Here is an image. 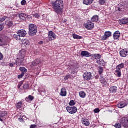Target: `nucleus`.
Instances as JSON below:
<instances>
[{
	"mask_svg": "<svg viewBox=\"0 0 128 128\" xmlns=\"http://www.w3.org/2000/svg\"><path fill=\"white\" fill-rule=\"evenodd\" d=\"M38 91L39 92H45L46 90L44 88H39Z\"/></svg>",
	"mask_w": 128,
	"mask_h": 128,
	"instance_id": "nucleus-43",
	"label": "nucleus"
},
{
	"mask_svg": "<svg viewBox=\"0 0 128 128\" xmlns=\"http://www.w3.org/2000/svg\"><path fill=\"white\" fill-rule=\"evenodd\" d=\"M112 36V32L110 31H106L103 36H102V40H106L107 38H108L110 36Z\"/></svg>",
	"mask_w": 128,
	"mask_h": 128,
	"instance_id": "nucleus-9",
	"label": "nucleus"
},
{
	"mask_svg": "<svg viewBox=\"0 0 128 128\" xmlns=\"http://www.w3.org/2000/svg\"><path fill=\"white\" fill-rule=\"evenodd\" d=\"M82 56H85L86 58H89V56H92V54L90 53L88 51H82L80 53Z\"/></svg>",
	"mask_w": 128,
	"mask_h": 128,
	"instance_id": "nucleus-14",
	"label": "nucleus"
},
{
	"mask_svg": "<svg viewBox=\"0 0 128 128\" xmlns=\"http://www.w3.org/2000/svg\"><path fill=\"white\" fill-rule=\"evenodd\" d=\"M128 106V102H126V100H124V102L118 104V107L119 108H124V106Z\"/></svg>",
	"mask_w": 128,
	"mask_h": 128,
	"instance_id": "nucleus-18",
	"label": "nucleus"
},
{
	"mask_svg": "<svg viewBox=\"0 0 128 128\" xmlns=\"http://www.w3.org/2000/svg\"><path fill=\"white\" fill-rule=\"evenodd\" d=\"M120 34L119 31H116L113 35V38L114 40H118V38H120Z\"/></svg>",
	"mask_w": 128,
	"mask_h": 128,
	"instance_id": "nucleus-16",
	"label": "nucleus"
},
{
	"mask_svg": "<svg viewBox=\"0 0 128 128\" xmlns=\"http://www.w3.org/2000/svg\"><path fill=\"white\" fill-rule=\"evenodd\" d=\"M84 26L86 30H92V28H94V25L92 22H88L84 24Z\"/></svg>",
	"mask_w": 128,
	"mask_h": 128,
	"instance_id": "nucleus-7",
	"label": "nucleus"
},
{
	"mask_svg": "<svg viewBox=\"0 0 128 128\" xmlns=\"http://www.w3.org/2000/svg\"><path fill=\"white\" fill-rule=\"evenodd\" d=\"M26 50L24 49H22L20 51L18 57L21 58H24V56H26Z\"/></svg>",
	"mask_w": 128,
	"mask_h": 128,
	"instance_id": "nucleus-15",
	"label": "nucleus"
},
{
	"mask_svg": "<svg viewBox=\"0 0 128 128\" xmlns=\"http://www.w3.org/2000/svg\"><path fill=\"white\" fill-rule=\"evenodd\" d=\"M82 124H84L86 126H90V121L86 118H82Z\"/></svg>",
	"mask_w": 128,
	"mask_h": 128,
	"instance_id": "nucleus-19",
	"label": "nucleus"
},
{
	"mask_svg": "<svg viewBox=\"0 0 128 128\" xmlns=\"http://www.w3.org/2000/svg\"><path fill=\"white\" fill-rule=\"evenodd\" d=\"M6 116V112L2 111L0 112V122H2L3 118H4Z\"/></svg>",
	"mask_w": 128,
	"mask_h": 128,
	"instance_id": "nucleus-25",
	"label": "nucleus"
},
{
	"mask_svg": "<svg viewBox=\"0 0 128 128\" xmlns=\"http://www.w3.org/2000/svg\"><path fill=\"white\" fill-rule=\"evenodd\" d=\"M91 20L92 22H96L98 20V15H95L93 16Z\"/></svg>",
	"mask_w": 128,
	"mask_h": 128,
	"instance_id": "nucleus-30",
	"label": "nucleus"
},
{
	"mask_svg": "<svg viewBox=\"0 0 128 128\" xmlns=\"http://www.w3.org/2000/svg\"><path fill=\"white\" fill-rule=\"evenodd\" d=\"M13 36L16 40H20V36L19 34L16 35L14 34Z\"/></svg>",
	"mask_w": 128,
	"mask_h": 128,
	"instance_id": "nucleus-38",
	"label": "nucleus"
},
{
	"mask_svg": "<svg viewBox=\"0 0 128 128\" xmlns=\"http://www.w3.org/2000/svg\"><path fill=\"white\" fill-rule=\"evenodd\" d=\"M26 0H22L21 1L22 6H26Z\"/></svg>",
	"mask_w": 128,
	"mask_h": 128,
	"instance_id": "nucleus-46",
	"label": "nucleus"
},
{
	"mask_svg": "<svg viewBox=\"0 0 128 128\" xmlns=\"http://www.w3.org/2000/svg\"><path fill=\"white\" fill-rule=\"evenodd\" d=\"M106 0H99L100 4H106Z\"/></svg>",
	"mask_w": 128,
	"mask_h": 128,
	"instance_id": "nucleus-45",
	"label": "nucleus"
},
{
	"mask_svg": "<svg viewBox=\"0 0 128 128\" xmlns=\"http://www.w3.org/2000/svg\"><path fill=\"white\" fill-rule=\"evenodd\" d=\"M22 102H18L16 105V108H22Z\"/></svg>",
	"mask_w": 128,
	"mask_h": 128,
	"instance_id": "nucleus-39",
	"label": "nucleus"
},
{
	"mask_svg": "<svg viewBox=\"0 0 128 128\" xmlns=\"http://www.w3.org/2000/svg\"><path fill=\"white\" fill-rule=\"evenodd\" d=\"M54 12H56L58 14L62 12V8H64V2L62 0H56L52 4Z\"/></svg>",
	"mask_w": 128,
	"mask_h": 128,
	"instance_id": "nucleus-1",
	"label": "nucleus"
},
{
	"mask_svg": "<svg viewBox=\"0 0 128 128\" xmlns=\"http://www.w3.org/2000/svg\"><path fill=\"white\" fill-rule=\"evenodd\" d=\"M17 60H14L15 62H16V64L17 66H20L22 64V62H24V58H22L20 57H18L17 58Z\"/></svg>",
	"mask_w": 128,
	"mask_h": 128,
	"instance_id": "nucleus-17",
	"label": "nucleus"
},
{
	"mask_svg": "<svg viewBox=\"0 0 128 128\" xmlns=\"http://www.w3.org/2000/svg\"><path fill=\"white\" fill-rule=\"evenodd\" d=\"M120 22L122 24H126L128 22V18H123L119 20Z\"/></svg>",
	"mask_w": 128,
	"mask_h": 128,
	"instance_id": "nucleus-22",
	"label": "nucleus"
},
{
	"mask_svg": "<svg viewBox=\"0 0 128 128\" xmlns=\"http://www.w3.org/2000/svg\"><path fill=\"white\" fill-rule=\"evenodd\" d=\"M72 37L74 40H82V36H80L76 34H72Z\"/></svg>",
	"mask_w": 128,
	"mask_h": 128,
	"instance_id": "nucleus-31",
	"label": "nucleus"
},
{
	"mask_svg": "<svg viewBox=\"0 0 128 128\" xmlns=\"http://www.w3.org/2000/svg\"><path fill=\"white\" fill-rule=\"evenodd\" d=\"M114 126H115L116 128H122V124L121 123L120 124L117 123V124H115Z\"/></svg>",
	"mask_w": 128,
	"mask_h": 128,
	"instance_id": "nucleus-41",
	"label": "nucleus"
},
{
	"mask_svg": "<svg viewBox=\"0 0 128 128\" xmlns=\"http://www.w3.org/2000/svg\"><path fill=\"white\" fill-rule=\"evenodd\" d=\"M22 44H25V46H30V40L26 39H24L22 41Z\"/></svg>",
	"mask_w": 128,
	"mask_h": 128,
	"instance_id": "nucleus-35",
	"label": "nucleus"
},
{
	"mask_svg": "<svg viewBox=\"0 0 128 128\" xmlns=\"http://www.w3.org/2000/svg\"><path fill=\"white\" fill-rule=\"evenodd\" d=\"M28 98H29V100H34V96L29 95L28 96Z\"/></svg>",
	"mask_w": 128,
	"mask_h": 128,
	"instance_id": "nucleus-48",
	"label": "nucleus"
},
{
	"mask_svg": "<svg viewBox=\"0 0 128 128\" xmlns=\"http://www.w3.org/2000/svg\"><path fill=\"white\" fill-rule=\"evenodd\" d=\"M74 104H76V102H74V100H71L69 102V105H70L71 106H74Z\"/></svg>",
	"mask_w": 128,
	"mask_h": 128,
	"instance_id": "nucleus-42",
	"label": "nucleus"
},
{
	"mask_svg": "<svg viewBox=\"0 0 128 128\" xmlns=\"http://www.w3.org/2000/svg\"><path fill=\"white\" fill-rule=\"evenodd\" d=\"M16 64V61H14V62H12V63H11V67L14 66V64Z\"/></svg>",
	"mask_w": 128,
	"mask_h": 128,
	"instance_id": "nucleus-53",
	"label": "nucleus"
},
{
	"mask_svg": "<svg viewBox=\"0 0 128 128\" xmlns=\"http://www.w3.org/2000/svg\"><path fill=\"white\" fill-rule=\"evenodd\" d=\"M17 34H18L20 37L24 38V36H26V32L24 30H20L17 32Z\"/></svg>",
	"mask_w": 128,
	"mask_h": 128,
	"instance_id": "nucleus-12",
	"label": "nucleus"
},
{
	"mask_svg": "<svg viewBox=\"0 0 128 128\" xmlns=\"http://www.w3.org/2000/svg\"><path fill=\"white\" fill-rule=\"evenodd\" d=\"M82 76L84 80H92V74L90 72H86Z\"/></svg>",
	"mask_w": 128,
	"mask_h": 128,
	"instance_id": "nucleus-3",
	"label": "nucleus"
},
{
	"mask_svg": "<svg viewBox=\"0 0 128 128\" xmlns=\"http://www.w3.org/2000/svg\"><path fill=\"white\" fill-rule=\"evenodd\" d=\"M109 90L112 94H116V90H118V87L116 86H112L110 87Z\"/></svg>",
	"mask_w": 128,
	"mask_h": 128,
	"instance_id": "nucleus-21",
	"label": "nucleus"
},
{
	"mask_svg": "<svg viewBox=\"0 0 128 128\" xmlns=\"http://www.w3.org/2000/svg\"><path fill=\"white\" fill-rule=\"evenodd\" d=\"M24 76V74L21 73V74L18 76V78H22V76Z\"/></svg>",
	"mask_w": 128,
	"mask_h": 128,
	"instance_id": "nucleus-50",
	"label": "nucleus"
},
{
	"mask_svg": "<svg viewBox=\"0 0 128 128\" xmlns=\"http://www.w3.org/2000/svg\"><path fill=\"white\" fill-rule=\"evenodd\" d=\"M48 36L50 40H54L56 38V35L52 30L48 32Z\"/></svg>",
	"mask_w": 128,
	"mask_h": 128,
	"instance_id": "nucleus-8",
	"label": "nucleus"
},
{
	"mask_svg": "<svg viewBox=\"0 0 128 128\" xmlns=\"http://www.w3.org/2000/svg\"><path fill=\"white\" fill-rule=\"evenodd\" d=\"M70 75H66L64 78V80H68V78H70Z\"/></svg>",
	"mask_w": 128,
	"mask_h": 128,
	"instance_id": "nucleus-49",
	"label": "nucleus"
},
{
	"mask_svg": "<svg viewBox=\"0 0 128 128\" xmlns=\"http://www.w3.org/2000/svg\"><path fill=\"white\" fill-rule=\"evenodd\" d=\"M8 17H6V16H4L2 18H0V22H4V20H6Z\"/></svg>",
	"mask_w": 128,
	"mask_h": 128,
	"instance_id": "nucleus-40",
	"label": "nucleus"
},
{
	"mask_svg": "<svg viewBox=\"0 0 128 128\" xmlns=\"http://www.w3.org/2000/svg\"><path fill=\"white\" fill-rule=\"evenodd\" d=\"M79 96L80 98H86V92L84 91H80L79 92Z\"/></svg>",
	"mask_w": 128,
	"mask_h": 128,
	"instance_id": "nucleus-34",
	"label": "nucleus"
},
{
	"mask_svg": "<svg viewBox=\"0 0 128 128\" xmlns=\"http://www.w3.org/2000/svg\"><path fill=\"white\" fill-rule=\"evenodd\" d=\"M8 40V38L4 36L2 38H0V46H4Z\"/></svg>",
	"mask_w": 128,
	"mask_h": 128,
	"instance_id": "nucleus-6",
	"label": "nucleus"
},
{
	"mask_svg": "<svg viewBox=\"0 0 128 128\" xmlns=\"http://www.w3.org/2000/svg\"><path fill=\"white\" fill-rule=\"evenodd\" d=\"M100 82L102 84V86L106 87L110 86V84L108 82V80H106V78H100Z\"/></svg>",
	"mask_w": 128,
	"mask_h": 128,
	"instance_id": "nucleus-11",
	"label": "nucleus"
},
{
	"mask_svg": "<svg viewBox=\"0 0 128 128\" xmlns=\"http://www.w3.org/2000/svg\"><path fill=\"white\" fill-rule=\"evenodd\" d=\"M4 25L2 24L0 25V32L2 30H4Z\"/></svg>",
	"mask_w": 128,
	"mask_h": 128,
	"instance_id": "nucleus-52",
	"label": "nucleus"
},
{
	"mask_svg": "<svg viewBox=\"0 0 128 128\" xmlns=\"http://www.w3.org/2000/svg\"><path fill=\"white\" fill-rule=\"evenodd\" d=\"M120 54L122 58H126L128 54V49L124 48L120 52Z\"/></svg>",
	"mask_w": 128,
	"mask_h": 128,
	"instance_id": "nucleus-10",
	"label": "nucleus"
},
{
	"mask_svg": "<svg viewBox=\"0 0 128 128\" xmlns=\"http://www.w3.org/2000/svg\"><path fill=\"white\" fill-rule=\"evenodd\" d=\"M83 4L86 6H88V4H92V0H84Z\"/></svg>",
	"mask_w": 128,
	"mask_h": 128,
	"instance_id": "nucleus-32",
	"label": "nucleus"
},
{
	"mask_svg": "<svg viewBox=\"0 0 128 128\" xmlns=\"http://www.w3.org/2000/svg\"><path fill=\"white\" fill-rule=\"evenodd\" d=\"M94 112L96 114H98V112H100V108H96L94 110Z\"/></svg>",
	"mask_w": 128,
	"mask_h": 128,
	"instance_id": "nucleus-47",
	"label": "nucleus"
},
{
	"mask_svg": "<svg viewBox=\"0 0 128 128\" xmlns=\"http://www.w3.org/2000/svg\"><path fill=\"white\" fill-rule=\"evenodd\" d=\"M122 126L124 128H128V118L126 117H123L120 120Z\"/></svg>",
	"mask_w": 128,
	"mask_h": 128,
	"instance_id": "nucleus-5",
	"label": "nucleus"
},
{
	"mask_svg": "<svg viewBox=\"0 0 128 128\" xmlns=\"http://www.w3.org/2000/svg\"><path fill=\"white\" fill-rule=\"evenodd\" d=\"M93 56H94L95 60H100L102 57L100 54H93Z\"/></svg>",
	"mask_w": 128,
	"mask_h": 128,
	"instance_id": "nucleus-37",
	"label": "nucleus"
},
{
	"mask_svg": "<svg viewBox=\"0 0 128 128\" xmlns=\"http://www.w3.org/2000/svg\"><path fill=\"white\" fill-rule=\"evenodd\" d=\"M23 88L24 90H28V84H25L23 86Z\"/></svg>",
	"mask_w": 128,
	"mask_h": 128,
	"instance_id": "nucleus-44",
	"label": "nucleus"
},
{
	"mask_svg": "<svg viewBox=\"0 0 128 128\" xmlns=\"http://www.w3.org/2000/svg\"><path fill=\"white\" fill-rule=\"evenodd\" d=\"M115 74H116V76H118V78H120V76H122L121 70L116 69L115 70Z\"/></svg>",
	"mask_w": 128,
	"mask_h": 128,
	"instance_id": "nucleus-29",
	"label": "nucleus"
},
{
	"mask_svg": "<svg viewBox=\"0 0 128 128\" xmlns=\"http://www.w3.org/2000/svg\"><path fill=\"white\" fill-rule=\"evenodd\" d=\"M39 64H40V59H36L34 60L32 62L30 63V66L32 68V66H38Z\"/></svg>",
	"mask_w": 128,
	"mask_h": 128,
	"instance_id": "nucleus-13",
	"label": "nucleus"
},
{
	"mask_svg": "<svg viewBox=\"0 0 128 128\" xmlns=\"http://www.w3.org/2000/svg\"><path fill=\"white\" fill-rule=\"evenodd\" d=\"M96 62L98 64L102 66H106V62L102 59H99V60H97Z\"/></svg>",
	"mask_w": 128,
	"mask_h": 128,
	"instance_id": "nucleus-20",
	"label": "nucleus"
},
{
	"mask_svg": "<svg viewBox=\"0 0 128 128\" xmlns=\"http://www.w3.org/2000/svg\"><path fill=\"white\" fill-rule=\"evenodd\" d=\"M124 68V63L120 64H118L116 66V70H120L122 68Z\"/></svg>",
	"mask_w": 128,
	"mask_h": 128,
	"instance_id": "nucleus-27",
	"label": "nucleus"
},
{
	"mask_svg": "<svg viewBox=\"0 0 128 128\" xmlns=\"http://www.w3.org/2000/svg\"><path fill=\"white\" fill-rule=\"evenodd\" d=\"M19 70L23 74H24L28 72V70L24 67H20Z\"/></svg>",
	"mask_w": 128,
	"mask_h": 128,
	"instance_id": "nucleus-28",
	"label": "nucleus"
},
{
	"mask_svg": "<svg viewBox=\"0 0 128 128\" xmlns=\"http://www.w3.org/2000/svg\"><path fill=\"white\" fill-rule=\"evenodd\" d=\"M127 78H128V74H127Z\"/></svg>",
	"mask_w": 128,
	"mask_h": 128,
	"instance_id": "nucleus-59",
	"label": "nucleus"
},
{
	"mask_svg": "<svg viewBox=\"0 0 128 128\" xmlns=\"http://www.w3.org/2000/svg\"><path fill=\"white\" fill-rule=\"evenodd\" d=\"M97 70L99 74H102L104 72V68L100 66H98Z\"/></svg>",
	"mask_w": 128,
	"mask_h": 128,
	"instance_id": "nucleus-33",
	"label": "nucleus"
},
{
	"mask_svg": "<svg viewBox=\"0 0 128 128\" xmlns=\"http://www.w3.org/2000/svg\"><path fill=\"white\" fill-rule=\"evenodd\" d=\"M4 58V55L2 54L0 52V60H3Z\"/></svg>",
	"mask_w": 128,
	"mask_h": 128,
	"instance_id": "nucleus-51",
	"label": "nucleus"
},
{
	"mask_svg": "<svg viewBox=\"0 0 128 128\" xmlns=\"http://www.w3.org/2000/svg\"><path fill=\"white\" fill-rule=\"evenodd\" d=\"M30 128H36V126H34V124L31 125L30 126Z\"/></svg>",
	"mask_w": 128,
	"mask_h": 128,
	"instance_id": "nucleus-56",
	"label": "nucleus"
},
{
	"mask_svg": "<svg viewBox=\"0 0 128 128\" xmlns=\"http://www.w3.org/2000/svg\"><path fill=\"white\" fill-rule=\"evenodd\" d=\"M116 10H118V12H120L122 10V8H120V7H117L116 8Z\"/></svg>",
	"mask_w": 128,
	"mask_h": 128,
	"instance_id": "nucleus-54",
	"label": "nucleus"
},
{
	"mask_svg": "<svg viewBox=\"0 0 128 128\" xmlns=\"http://www.w3.org/2000/svg\"><path fill=\"white\" fill-rule=\"evenodd\" d=\"M22 86V84H19L18 85V88H20V87Z\"/></svg>",
	"mask_w": 128,
	"mask_h": 128,
	"instance_id": "nucleus-57",
	"label": "nucleus"
},
{
	"mask_svg": "<svg viewBox=\"0 0 128 128\" xmlns=\"http://www.w3.org/2000/svg\"><path fill=\"white\" fill-rule=\"evenodd\" d=\"M66 110L69 114H76L78 112V108L76 106H67L66 107Z\"/></svg>",
	"mask_w": 128,
	"mask_h": 128,
	"instance_id": "nucleus-4",
	"label": "nucleus"
},
{
	"mask_svg": "<svg viewBox=\"0 0 128 128\" xmlns=\"http://www.w3.org/2000/svg\"><path fill=\"white\" fill-rule=\"evenodd\" d=\"M32 16L33 18H40V14L38 13H34L32 14Z\"/></svg>",
	"mask_w": 128,
	"mask_h": 128,
	"instance_id": "nucleus-36",
	"label": "nucleus"
},
{
	"mask_svg": "<svg viewBox=\"0 0 128 128\" xmlns=\"http://www.w3.org/2000/svg\"><path fill=\"white\" fill-rule=\"evenodd\" d=\"M19 18L22 20H26V14L24 13H22L19 14Z\"/></svg>",
	"mask_w": 128,
	"mask_h": 128,
	"instance_id": "nucleus-26",
	"label": "nucleus"
},
{
	"mask_svg": "<svg viewBox=\"0 0 128 128\" xmlns=\"http://www.w3.org/2000/svg\"><path fill=\"white\" fill-rule=\"evenodd\" d=\"M60 95L61 96H66V89L64 88H62L60 90Z\"/></svg>",
	"mask_w": 128,
	"mask_h": 128,
	"instance_id": "nucleus-23",
	"label": "nucleus"
},
{
	"mask_svg": "<svg viewBox=\"0 0 128 128\" xmlns=\"http://www.w3.org/2000/svg\"><path fill=\"white\" fill-rule=\"evenodd\" d=\"M6 24L7 26H8V28H12V25L14 24L12 23V21H10V20L9 18H8L6 19Z\"/></svg>",
	"mask_w": 128,
	"mask_h": 128,
	"instance_id": "nucleus-24",
	"label": "nucleus"
},
{
	"mask_svg": "<svg viewBox=\"0 0 128 128\" xmlns=\"http://www.w3.org/2000/svg\"><path fill=\"white\" fill-rule=\"evenodd\" d=\"M42 41H40V42H39V44H42Z\"/></svg>",
	"mask_w": 128,
	"mask_h": 128,
	"instance_id": "nucleus-58",
	"label": "nucleus"
},
{
	"mask_svg": "<svg viewBox=\"0 0 128 128\" xmlns=\"http://www.w3.org/2000/svg\"><path fill=\"white\" fill-rule=\"evenodd\" d=\"M18 120L19 122H24V119H22V118H18Z\"/></svg>",
	"mask_w": 128,
	"mask_h": 128,
	"instance_id": "nucleus-55",
	"label": "nucleus"
},
{
	"mask_svg": "<svg viewBox=\"0 0 128 128\" xmlns=\"http://www.w3.org/2000/svg\"><path fill=\"white\" fill-rule=\"evenodd\" d=\"M28 28L29 35L31 36H35V34H36V32H38V27L36 26V25L32 24H29Z\"/></svg>",
	"mask_w": 128,
	"mask_h": 128,
	"instance_id": "nucleus-2",
	"label": "nucleus"
}]
</instances>
